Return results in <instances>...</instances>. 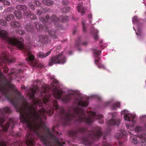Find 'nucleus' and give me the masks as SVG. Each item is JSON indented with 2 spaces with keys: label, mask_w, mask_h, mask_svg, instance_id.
<instances>
[{
  "label": "nucleus",
  "mask_w": 146,
  "mask_h": 146,
  "mask_svg": "<svg viewBox=\"0 0 146 146\" xmlns=\"http://www.w3.org/2000/svg\"><path fill=\"white\" fill-rule=\"evenodd\" d=\"M61 93V91L59 90H57L55 89H54V96L56 98L59 99Z\"/></svg>",
  "instance_id": "nucleus-4"
},
{
  "label": "nucleus",
  "mask_w": 146,
  "mask_h": 146,
  "mask_svg": "<svg viewBox=\"0 0 146 146\" xmlns=\"http://www.w3.org/2000/svg\"><path fill=\"white\" fill-rule=\"evenodd\" d=\"M18 14L20 16H21V14L19 13H18Z\"/></svg>",
  "instance_id": "nucleus-23"
},
{
  "label": "nucleus",
  "mask_w": 146,
  "mask_h": 146,
  "mask_svg": "<svg viewBox=\"0 0 146 146\" xmlns=\"http://www.w3.org/2000/svg\"><path fill=\"white\" fill-rule=\"evenodd\" d=\"M50 53V51H49L46 53H44L43 52H40L39 54V56L41 58H44L48 56Z\"/></svg>",
  "instance_id": "nucleus-6"
},
{
  "label": "nucleus",
  "mask_w": 146,
  "mask_h": 146,
  "mask_svg": "<svg viewBox=\"0 0 146 146\" xmlns=\"http://www.w3.org/2000/svg\"><path fill=\"white\" fill-rule=\"evenodd\" d=\"M23 7H25V8L26 9V6H23Z\"/></svg>",
  "instance_id": "nucleus-26"
},
{
  "label": "nucleus",
  "mask_w": 146,
  "mask_h": 146,
  "mask_svg": "<svg viewBox=\"0 0 146 146\" xmlns=\"http://www.w3.org/2000/svg\"><path fill=\"white\" fill-rule=\"evenodd\" d=\"M26 143L27 145H30L33 143V141L32 139L30 140H27V141Z\"/></svg>",
  "instance_id": "nucleus-12"
},
{
  "label": "nucleus",
  "mask_w": 146,
  "mask_h": 146,
  "mask_svg": "<svg viewBox=\"0 0 146 146\" xmlns=\"http://www.w3.org/2000/svg\"><path fill=\"white\" fill-rule=\"evenodd\" d=\"M95 114V113H91V115H94Z\"/></svg>",
  "instance_id": "nucleus-22"
},
{
  "label": "nucleus",
  "mask_w": 146,
  "mask_h": 146,
  "mask_svg": "<svg viewBox=\"0 0 146 146\" xmlns=\"http://www.w3.org/2000/svg\"><path fill=\"white\" fill-rule=\"evenodd\" d=\"M3 3L5 5H9L10 4V3L6 0H5L3 1Z\"/></svg>",
  "instance_id": "nucleus-13"
},
{
  "label": "nucleus",
  "mask_w": 146,
  "mask_h": 146,
  "mask_svg": "<svg viewBox=\"0 0 146 146\" xmlns=\"http://www.w3.org/2000/svg\"><path fill=\"white\" fill-rule=\"evenodd\" d=\"M29 58L30 60H33L35 58L33 55L32 54H29Z\"/></svg>",
  "instance_id": "nucleus-11"
},
{
  "label": "nucleus",
  "mask_w": 146,
  "mask_h": 146,
  "mask_svg": "<svg viewBox=\"0 0 146 146\" xmlns=\"http://www.w3.org/2000/svg\"><path fill=\"white\" fill-rule=\"evenodd\" d=\"M136 33L137 35H138V34L137 33Z\"/></svg>",
  "instance_id": "nucleus-28"
},
{
  "label": "nucleus",
  "mask_w": 146,
  "mask_h": 146,
  "mask_svg": "<svg viewBox=\"0 0 146 146\" xmlns=\"http://www.w3.org/2000/svg\"><path fill=\"white\" fill-rule=\"evenodd\" d=\"M137 19V17L135 16L133 18V21H136V19Z\"/></svg>",
  "instance_id": "nucleus-17"
},
{
  "label": "nucleus",
  "mask_w": 146,
  "mask_h": 146,
  "mask_svg": "<svg viewBox=\"0 0 146 146\" xmlns=\"http://www.w3.org/2000/svg\"><path fill=\"white\" fill-rule=\"evenodd\" d=\"M21 120L22 121H23V122L26 123L27 125L30 128H32V124L30 123L29 122L28 120V118L25 117V116H24V115L22 114V113H21Z\"/></svg>",
  "instance_id": "nucleus-3"
},
{
  "label": "nucleus",
  "mask_w": 146,
  "mask_h": 146,
  "mask_svg": "<svg viewBox=\"0 0 146 146\" xmlns=\"http://www.w3.org/2000/svg\"><path fill=\"white\" fill-rule=\"evenodd\" d=\"M125 111H126V110H124L123 111H122V113L124 114L125 112Z\"/></svg>",
  "instance_id": "nucleus-19"
},
{
  "label": "nucleus",
  "mask_w": 146,
  "mask_h": 146,
  "mask_svg": "<svg viewBox=\"0 0 146 146\" xmlns=\"http://www.w3.org/2000/svg\"><path fill=\"white\" fill-rule=\"evenodd\" d=\"M59 58L57 57H54L52 58L49 63V66H51L52 64L56 63H64L62 62L59 61Z\"/></svg>",
  "instance_id": "nucleus-2"
},
{
  "label": "nucleus",
  "mask_w": 146,
  "mask_h": 146,
  "mask_svg": "<svg viewBox=\"0 0 146 146\" xmlns=\"http://www.w3.org/2000/svg\"><path fill=\"white\" fill-rule=\"evenodd\" d=\"M0 23L2 25H4L6 24V22L3 20H1L0 21Z\"/></svg>",
  "instance_id": "nucleus-14"
},
{
  "label": "nucleus",
  "mask_w": 146,
  "mask_h": 146,
  "mask_svg": "<svg viewBox=\"0 0 146 146\" xmlns=\"http://www.w3.org/2000/svg\"><path fill=\"white\" fill-rule=\"evenodd\" d=\"M79 104L84 107H86L88 105V103L87 102L81 101L79 103Z\"/></svg>",
  "instance_id": "nucleus-8"
},
{
  "label": "nucleus",
  "mask_w": 146,
  "mask_h": 146,
  "mask_svg": "<svg viewBox=\"0 0 146 146\" xmlns=\"http://www.w3.org/2000/svg\"><path fill=\"white\" fill-rule=\"evenodd\" d=\"M16 15V16L17 17H17V14Z\"/></svg>",
  "instance_id": "nucleus-27"
},
{
  "label": "nucleus",
  "mask_w": 146,
  "mask_h": 146,
  "mask_svg": "<svg viewBox=\"0 0 146 146\" xmlns=\"http://www.w3.org/2000/svg\"><path fill=\"white\" fill-rule=\"evenodd\" d=\"M9 42L11 44L15 45L19 48L23 47V42L22 40H18L14 38H9L8 39Z\"/></svg>",
  "instance_id": "nucleus-1"
},
{
  "label": "nucleus",
  "mask_w": 146,
  "mask_h": 146,
  "mask_svg": "<svg viewBox=\"0 0 146 146\" xmlns=\"http://www.w3.org/2000/svg\"><path fill=\"white\" fill-rule=\"evenodd\" d=\"M9 124H6V125H5V127L3 128V130L5 131H6L8 127L9 126Z\"/></svg>",
  "instance_id": "nucleus-16"
},
{
  "label": "nucleus",
  "mask_w": 146,
  "mask_h": 146,
  "mask_svg": "<svg viewBox=\"0 0 146 146\" xmlns=\"http://www.w3.org/2000/svg\"><path fill=\"white\" fill-rule=\"evenodd\" d=\"M95 64H97V62H96V61H95Z\"/></svg>",
  "instance_id": "nucleus-25"
},
{
  "label": "nucleus",
  "mask_w": 146,
  "mask_h": 146,
  "mask_svg": "<svg viewBox=\"0 0 146 146\" xmlns=\"http://www.w3.org/2000/svg\"><path fill=\"white\" fill-rule=\"evenodd\" d=\"M11 25L15 27H18L20 26L19 23L18 22H11Z\"/></svg>",
  "instance_id": "nucleus-9"
},
{
  "label": "nucleus",
  "mask_w": 146,
  "mask_h": 146,
  "mask_svg": "<svg viewBox=\"0 0 146 146\" xmlns=\"http://www.w3.org/2000/svg\"><path fill=\"white\" fill-rule=\"evenodd\" d=\"M98 67L99 68H104V66L103 65L101 64H100V66H98Z\"/></svg>",
  "instance_id": "nucleus-18"
},
{
  "label": "nucleus",
  "mask_w": 146,
  "mask_h": 146,
  "mask_svg": "<svg viewBox=\"0 0 146 146\" xmlns=\"http://www.w3.org/2000/svg\"><path fill=\"white\" fill-rule=\"evenodd\" d=\"M0 145L1 146H6V143L5 142H1L0 143Z\"/></svg>",
  "instance_id": "nucleus-15"
},
{
  "label": "nucleus",
  "mask_w": 146,
  "mask_h": 146,
  "mask_svg": "<svg viewBox=\"0 0 146 146\" xmlns=\"http://www.w3.org/2000/svg\"><path fill=\"white\" fill-rule=\"evenodd\" d=\"M35 92V91H33L32 92V94H33Z\"/></svg>",
  "instance_id": "nucleus-24"
},
{
  "label": "nucleus",
  "mask_w": 146,
  "mask_h": 146,
  "mask_svg": "<svg viewBox=\"0 0 146 146\" xmlns=\"http://www.w3.org/2000/svg\"><path fill=\"white\" fill-rule=\"evenodd\" d=\"M7 34V32L4 31H2L0 32V36L2 37H6Z\"/></svg>",
  "instance_id": "nucleus-7"
},
{
  "label": "nucleus",
  "mask_w": 146,
  "mask_h": 146,
  "mask_svg": "<svg viewBox=\"0 0 146 146\" xmlns=\"http://www.w3.org/2000/svg\"><path fill=\"white\" fill-rule=\"evenodd\" d=\"M0 122H1V121H0Z\"/></svg>",
  "instance_id": "nucleus-29"
},
{
  "label": "nucleus",
  "mask_w": 146,
  "mask_h": 146,
  "mask_svg": "<svg viewBox=\"0 0 146 146\" xmlns=\"http://www.w3.org/2000/svg\"><path fill=\"white\" fill-rule=\"evenodd\" d=\"M8 18V19H7L8 21H9L11 19V18H9V17H7Z\"/></svg>",
  "instance_id": "nucleus-20"
},
{
  "label": "nucleus",
  "mask_w": 146,
  "mask_h": 146,
  "mask_svg": "<svg viewBox=\"0 0 146 146\" xmlns=\"http://www.w3.org/2000/svg\"><path fill=\"white\" fill-rule=\"evenodd\" d=\"M124 119L127 121H129V113H127L124 115Z\"/></svg>",
  "instance_id": "nucleus-10"
},
{
  "label": "nucleus",
  "mask_w": 146,
  "mask_h": 146,
  "mask_svg": "<svg viewBox=\"0 0 146 146\" xmlns=\"http://www.w3.org/2000/svg\"><path fill=\"white\" fill-rule=\"evenodd\" d=\"M45 111L44 109H42L38 113L35 112L34 114V117L35 118H37L38 119L39 118H40V115L42 113H44L45 112Z\"/></svg>",
  "instance_id": "nucleus-5"
},
{
  "label": "nucleus",
  "mask_w": 146,
  "mask_h": 146,
  "mask_svg": "<svg viewBox=\"0 0 146 146\" xmlns=\"http://www.w3.org/2000/svg\"><path fill=\"white\" fill-rule=\"evenodd\" d=\"M88 17L89 18H91L92 17V15H88Z\"/></svg>",
  "instance_id": "nucleus-21"
}]
</instances>
